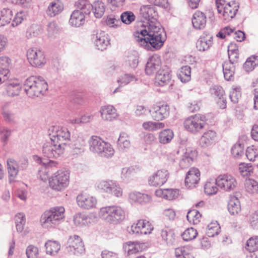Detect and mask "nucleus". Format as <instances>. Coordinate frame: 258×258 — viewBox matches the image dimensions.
I'll use <instances>...</instances> for the list:
<instances>
[{
  "label": "nucleus",
  "mask_w": 258,
  "mask_h": 258,
  "mask_svg": "<svg viewBox=\"0 0 258 258\" xmlns=\"http://www.w3.org/2000/svg\"><path fill=\"white\" fill-rule=\"evenodd\" d=\"M257 150L252 147H248L245 152V155L249 161H254L257 157L258 154L256 152Z\"/></svg>",
  "instance_id": "nucleus-63"
},
{
  "label": "nucleus",
  "mask_w": 258,
  "mask_h": 258,
  "mask_svg": "<svg viewBox=\"0 0 258 258\" xmlns=\"http://www.w3.org/2000/svg\"><path fill=\"white\" fill-rule=\"evenodd\" d=\"M65 209L62 206H56L46 210L41 216L40 223L42 227L53 228L63 221Z\"/></svg>",
  "instance_id": "nucleus-2"
},
{
  "label": "nucleus",
  "mask_w": 258,
  "mask_h": 258,
  "mask_svg": "<svg viewBox=\"0 0 258 258\" xmlns=\"http://www.w3.org/2000/svg\"><path fill=\"white\" fill-rule=\"evenodd\" d=\"M174 136L173 132L170 129H165L162 131L159 135V142L163 144L170 143Z\"/></svg>",
  "instance_id": "nucleus-40"
},
{
  "label": "nucleus",
  "mask_w": 258,
  "mask_h": 258,
  "mask_svg": "<svg viewBox=\"0 0 258 258\" xmlns=\"http://www.w3.org/2000/svg\"><path fill=\"white\" fill-rule=\"evenodd\" d=\"M216 137L215 132L209 130L205 132L200 140V145L202 148H206L215 142Z\"/></svg>",
  "instance_id": "nucleus-25"
},
{
  "label": "nucleus",
  "mask_w": 258,
  "mask_h": 258,
  "mask_svg": "<svg viewBox=\"0 0 258 258\" xmlns=\"http://www.w3.org/2000/svg\"><path fill=\"white\" fill-rule=\"evenodd\" d=\"M50 139L56 141L62 146L66 147L70 145L71 142V133L68 128L61 127L59 129L57 126H51L47 131Z\"/></svg>",
  "instance_id": "nucleus-5"
},
{
  "label": "nucleus",
  "mask_w": 258,
  "mask_h": 258,
  "mask_svg": "<svg viewBox=\"0 0 258 258\" xmlns=\"http://www.w3.org/2000/svg\"><path fill=\"white\" fill-rule=\"evenodd\" d=\"M25 222V217L23 213H19L16 216L15 223L18 232H21L23 231Z\"/></svg>",
  "instance_id": "nucleus-53"
},
{
  "label": "nucleus",
  "mask_w": 258,
  "mask_h": 258,
  "mask_svg": "<svg viewBox=\"0 0 258 258\" xmlns=\"http://www.w3.org/2000/svg\"><path fill=\"white\" fill-rule=\"evenodd\" d=\"M70 173L68 171L58 170L49 180L50 186L54 189L59 191L69 184Z\"/></svg>",
  "instance_id": "nucleus-8"
},
{
  "label": "nucleus",
  "mask_w": 258,
  "mask_h": 258,
  "mask_svg": "<svg viewBox=\"0 0 258 258\" xmlns=\"http://www.w3.org/2000/svg\"><path fill=\"white\" fill-rule=\"evenodd\" d=\"M164 123L162 122H156L153 121H147L143 123V127L146 130L156 131L164 127Z\"/></svg>",
  "instance_id": "nucleus-51"
},
{
  "label": "nucleus",
  "mask_w": 258,
  "mask_h": 258,
  "mask_svg": "<svg viewBox=\"0 0 258 258\" xmlns=\"http://www.w3.org/2000/svg\"><path fill=\"white\" fill-rule=\"evenodd\" d=\"M26 253L28 258H36L38 254V249L36 246L30 245L27 247Z\"/></svg>",
  "instance_id": "nucleus-64"
},
{
  "label": "nucleus",
  "mask_w": 258,
  "mask_h": 258,
  "mask_svg": "<svg viewBox=\"0 0 258 258\" xmlns=\"http://www.w3.org/2000/svg\"><path fill=\"white\" fill-rule=\"evenodd\" d=\"M253 169L251 163H241L239 165V171L243 177L250 175L253 173Z\"/></svg>",
  "instance_id": "nucleus-44"
},
{
  "label": "nucleus",
  "mask_w": 258,
  "mask_h": 258,
  "mask_svg": "<svg viewBox=\"0 0 258 258\" xmlns=\"http://www.w3.org/2000/svg\"><path fill=\"white\" fill-rule=\"evenodd\" d=\"M104 145L101 147V152H99L98 155L103 157L110 158L114 153V150L112 146L107 142H104Z\"/></svg>",
  "instance_id": "nucleus-42"
},
{
  "label": "nucleus",
  "mask_w": 258,
  "mask_h": 258,
  "mask_svg": "<svg viewBox=\"0 0 258 258\" xmlns=\"http://www.w3.org/2000/svg\"><path fill=\"white\" fill-rule=\"evenodd\" d=\"M248 222L253 229H258V211H255L249 216Z\"/></svg>",
  "instance_id": "nucleus-61"
},
{
  "label": "nucleus",
  "mask_w": 258,
  "mask_h": 258,
  "mask_svg": "<svg viewBox=\"0 0 258 258\" xmlns=\"http://www.w3.org/2000/svg\"><path fill=\"white\" fill-rule=\"evenodd\" d=\"M198 235L197 230L194 228L186 229L181 234L183 239L184 241H190L195 239Z\"/></svg>",
  "instance_id": "nucleus-52"
},
{
  "label": "nucleus",
  "mask_w": 258,
  "mask_h": 258,
  "mask_svg": "<svg viewBox=\"0 0 258 258\" xmlns=\"http://www.w3.org/2000/svg\"><path fill=\"white\" fill-rule=\"evenodd\" d=\"M99 216L103 219L113 224L122 221L125 218L124 210L118 206H107L100 209Z\"/></svg>",
  "instance_id": "nucleus-4"
},
{
  "label": "nucleus",
  "mask_w": 258,
  "mask_h": 258,
  "mask_svg": "<svg viewBox=\"0 0 258 258\" xmlns=\"http://www.w3.org/2000/svg\"><path fill=\"white\" fill-rule=\"evenodd\" d=\"M117 146L118 149L120 151H123L130 147L131 143L128 139L127 135L122 132L120 134L119 138L117 142Z\"/></svg>",
  "instance_id": "nucleus-38"
},
{
  "label": "nucleus",
  "mask_w": 258,
  "mask_h": 258,
  "mask_svg": "<svg viewBox=\"0 0 258 258\" xmlns=\"http://www.w3.org/2000/svg\"><path fill=\"white\" fill-rule=\"evenodd\" d=\"M217 186L221 189L229 191L233 190L237 185L236 179L231 175L228 174L220 175L216 178Z\"/></svg>",
  "instance_id": "nucleus-15"
},
{
  "label": "nucleus",
  "mask_w": 258,
  "mask_h": 258,
  "mask_svg": "<svg viewBox=\"0 0 258 258\" xmlns=\"http://www.w3.org/2000/svg\"><path fill=\"white\" fill-rule=\"evenodd\" d=\"M102 118L104 120H112L116 116V109L112 105L102 107L100 110Z\"/></svg>",
  "instance_id": "nucleus-31"
},
{
  "label": "nucleus",
  "mask_w": 258,
  "mask_h": 258,
  "mask_svg": "<svg viewBox=\"0 0 258 258\" xmlns=\"http://www.w3.org/2000/svg\"><path fill=\"white\" fill-rule=\"evenodd\" d=\"M178 78L183 83H186L191 79V68L188 66H182L177 73Z\"/></svg>",
  "instance_id": "nucleus-35"
},
{
  "label": "nucleus",
  "mask_w": 258,
  "mask_h": 258,
  "mask_svg": "<svg viewBox=\"0 0 258 258\" xmlns=\"http://www.w3.org/2000/svg\"><path fill=\"white\" fill-rule=\"evenodd\" d=\"M85 16L78 10H75L71 15L69 20L70 25L76 27L83 25L85 22Z\"/></svg>",
  "instance_id": "nucleus-26"
},
{
  "label": "nucleus",
  "mask_w": 258,
  "mask_h": 258,
  "mask_svg": "<svg viewBox=\"0 0 258 258\" xmlns=\"http://www.w3.org/2000/svg\"><path fill=\"white\" fill-rule=\"evenodd\" d=\"M10 59L7 56L0 57V72L4 76H7L9 73Z\"/></svg>",
  "instance_id": "nucleus-48"
},
{
  "label": "nucleus",
  "mask_w": 258,
  "mask_h": 258,
  "mask_svg": "<svg viewBox=\"0 0 258 258\" xmlns=\"http://www.w3.org/2000/svg\"><path fill=\"white\" fill-rule=\"evenodd\" d=\"M5 87L7 95L10 97L18 96L21 89V86L18 82L10 81H6Z\"/></svg>",
  "instance_id": "nucleus-27"
},
{
  "label": "nucleus",
  "mask_w": 258,
  "mask_h": 258,
  "mask_svg": "<svg viewBox=\"0 0 258 258\" xmlns=\"http://www.w3.org/2000/svg\"><path fill=\"white\" fill-rule=\"evenodd\" d=\"M140 14L147 22H141L138 26H140L142 23L145 25L152 24L156 23H159L157 19L158 14L156 8L151 5H143L141 7L140 9Z\"/></svg>",
  "instance_id": "nucleus-9"
},
{
  "label": "nucleus",
  "mask_w": 258,
  "mask_h": 258,
  "mask_svg": "<svg viewBox=\"0 0 258 258\" xmlns=\"http://www.w3.org/2000/svg\"><path fill=\"white\" fill-rule=\"evenodd\" d=\"M258 64V56H251L243 64V69L246 72L252 71Z\"/></svg>",
  "instance_id": "nucleus-46"
},
{
  "label": "nucleus",
  "mask_w": 258,
  "mask_h": 258,
  "mask_svg": "<svg viewBox=\"0 0 258 258\" xmlns=\"http://www.w3.org/2000/svg\"><path fill=\"white\" fill-rule=\"evenodd\" d=\"M85 142L82 138L77 139L74 142L72 149L74 154L79 155L84 152L85 150Z\"/></svg>",
  "instance_id": "nucleus-43"
},
{
  "label": "nucleus",
  "mask_w": 258,
  "mask_h": 258,
  "mask_svg": "<svg viewBox=\"0 0 258 258\" xmlns=\"http://www.w3.org/2000/svg\"><path fill=\"white\" fill-rule=\"evenodd\" d=\"M197 156V152L192 148H187L182 158L179 161V166L181 168L184 169L188 167Z\"/></svg>",
  "instance_id": "nucleus-18"
},
{
  "label": "nucleus",
  "mask_w": 258,
  "mask_h": 258,
  "mask_svg": "<svg viewBox=\"0 0 258 258\" xmlns=\"http://www.w3.org/2000/svg\"><path fill=\"white\" fill-rule=\"evenodd\" d=\"M244 148L243 144L236 143L234 144L231 149V152L233 157L236 159L240 158L244 155Z\"/></svg>",
  "instance_id": "nucleus-45"
},
{
  "label": "nucleus",
  "mask_w": 258,
  "mask_h": 258,
  "mask_svg": "<svg viewBox=\"0 0 258 258\" xmlns=\"http://www.w3.org/2000/svg\"><path fill=\"white\" fill-rule=\"evenodd\" d=\"M235 28H231L229 26L225 27L217 33V36L221 39H224L225 38L226 35H231L235 31Z\"/></svg>",
  "instance_id": "nucleus-62"
},
{
  "label": "nucleus",
  "mask_w": 258,
  "mask_h": 258,
  "mask_svg": "<svg viewBox=\"0 0 258 258\" xmlns=\"http://www.w3.org/2000/svg\"><path fill=\"white\" fill-rule=\"evenodd\" d=\"M64 147L62 146L61 144L50 139V141H46L43 145L42 153L45 157L57 159L64 153Z\"/></svg>",
  "instance_id": "nucleus-6"
},
{
  "label": "nucleus",
  "mask_w": 258,
  "mask_h": 258,
  "mask_svg": "<svg viewBox=\"0 0 258 258\" xmlns=\"http://www.w3.org/2000/svg\"><path fill=\"white\" fill-rule=\"evenodd\" d=\"M171 80V75L168 70H159L155 77V82L161 86L168 84Z\"/></svg>",
  "instance_id": "nucleus-24"
},
{
  "label": "nucleus",
  "mask_w": 258,
  "mask_h": 258,
  "mask_svg": "<svg viewBox=\"0 0 258 258\" xmlns=\"http://www.w3.org/2000/svg\"><path fill=\"white\" fill-rule=\"evenodd\" d=\"M126 62L132 68H136L138 64V56L136 52L134 54H132L127 56Z\"/></svg>",
  "instance_id": "nucleus-59"
},
{
  "label": "nucleus",
  "mask_w": 258,
  "mask_h": 258,
  "mask_svg": "<svg viewBox=\"0 0 258 258\" xmlns=\"http://www.w3.org/2000/svg\"><path fill=\"white\" fill-rule=\"evenodd\" d=\"M222 0H215L217 11L219 14H222L225 20H229L233 18L238 11V5H235L232 7L230 4L227 3L223 4L221 2Z\"/></svg>",
  "instance_id": "nucleus-13"
},
{
  "label": "nucleus",
  "mask_w": 258,
  "mask_h": 258,
  "mask_svg": "<svg viewBox=\"0 0 258 258\" xmlns=\"http://www.w3.org/2000/svg\"><path fill=\"white\" fill-rule=\"evenodd\" d=\"M29 63L34 67H41L46 63L44 52L36 48H30L27 52Z\"/></svg>",
  "instance_id": "nucleus-11"
},
{
  "label": "nucleus",
  "mask_w": 258,
  "mask_h": 258,
  "mask_svg": "<svg viewBox=\"0 0 258 258\" xmlns=\"http://www.w3.org/2000/svg\"><path fill=\"white\" fill-rule=\"evenodd\" d=\"M7 166L10 176L15 177L17 175L18 168H19L16 162L13 159H8Z\"/></svg>",
  "instance_id": "nucleus-47"
},
{
  "label": "nucleus",
  "mask_w": 258,
  "mask_h": 258,
  "mask_svg": "<svg viewBox=\"0 0 258 258\" xmlns=\"http://www.w3.org/2000/svg\"><path fill=\"white\" fill-rule=\"evenodd\" d=\"M240 89L239 88L232 89L230 92L229 98L233 103H237L241 97Z\"/></svg>",
  "instance_id": "nucleus-60"
},
{
  "label": "nucleus",
  "mask_w": 258,
  "mask_h": 258,
  "mask_svg": "<svg viewBox=\"0 0 258 258\" xmlns=\"http://www.w3.org/2000/svg\"><path fill=\"white\" fill-rule=\"evenodd\" d=\"M233 45L230 44L228 46V56L229 61L235 63L237 62V59L238 58V49L237 46H234L235 48L233 49H229V48L232 47Z\"/></svg>",
  "instance_id": "nucleus-56"
},
{
  "label": "nucleus",
  "mask_w": 258,
  "mask_h": 258,
  "mask_svg": "<svg viewBox=\"0 0 258 258\" xmlns=\"http://www.w3.org/2000/svg\"><path fill=\"white\" fill-rule=\"evenodd\" d=\"M202 215L199 212L196 210L192 209L189 210L186 215L187 220L190 223H193L194 224H197L200 222V218Z\"/></svg>",
  "instance_id": "nucleus-49"
},
{
  "label": "nucleus",
  "mask_w": 258,
  "mask_h": 258,
  "mask_svg": "<svg viewBox=\"0 0 258 258\" xmlns=\"http://www.w3.org/2000/svg\"><path fill=\"white\" fill-rule=\"evenodd\" d=\"M213 36L210 34L201 37L197 42V48L200 51H205L212 44Z\"/></svg>",
  "instance_id": "nucleus-29"
},
{
  "label": "nucleus",
  "mask_w": 258,
  "mask_h": 258,
  "mask_svg": "<svg viewBox=\"0 0 258 258\" xmlns=\"http://www.w3.org/2000/svg\"><path fill=\"white\" fill-rule=\"evenodd\" d=\"M129 198L133 202L140 204L148 203L151 201V197L150 196L138 192H134L130 194Z\"/></svg>",
  "instance_id": "nucleus-30"
},
{
  "label": "nucleus",
  "mask_w": 258,
  "mask_h": 258,
  "mask_svg": "<svg viewBox=\"0 0 258 258\" xmlns=\"http://www.w3.org/2000/svg\"><path fill=\"white\" fill-rule=\"evenodd\" d=\"M168 176L169 173L167 170H158L149 177V184L153 186H160L167 181Z\"/></svg>",
  "instance_id": "nucleus-16"
},
{
  "label": "nucleus",
  "mask_w": 258,
  "mask_h": 258,
  "mask_svg": "<svg viewBox=\"0 0 258 258\" xmlns=\"http://www.w3.org/2000/svg\"><path fill=\"white\" fill-rule=\"evenodd\" d=\"M164 193H165L164 199L168 200H172L177 198L179 190L177 189H165Z\"/></svg>",
  "instance_id": "nucleus-58"
},
{
  "label": "nucleus",
  "mask_w": 258,
  "mask_h": 258,
  "mask_svg": "<svg viewBox=\"0 0 258 258\" xmlns=\"http://www.w3.org/2000/svg\"><path fill=\"white\" fill-rule=\"evenodd\" d=\"M152 118L157 121L162 120L166 118L170 113L169 106L165 103H159L154 105L149 110Z\"/></svg>",
  "instance_id": "nucleus-14"
},
{
  "label": "nucleus",
  "mask_w": 258,
  "mask_h": 258,
  "mask_svg": "<svg viewBox=\"0 0 258 258\" xmlns=\"http://www.w3.org/2000/svg\"><path fill=\"white\" fill-rule=\"evenodd\" d=\"M63 10V5L59 0L51 2L46 10V14L50 17H55L60 14Z\"/></svg>",
  "instance_id": "nucleus-22"
},
{
  "label": "nucleus",
  "mask_w": 258,
  "mask_h": 258,
  "mask_svg": "<svg viewBox=\"0 0 258 258\" xmlns=\"http://www.w3.org/2000/svg\"><path fill=\"white\" fill-rule=\"evenodd\" d=\"M245 248L250 252L258 250V236L249 238L246 242Z\"/></svg>",
  "instance_id": "nucleus-50"
},
{
  "label": "nucleus",
  "mask_w": 258,
  "mask_h": 258,
  "mask_svg": "<svg viewBox=\"0 0 258 258\" xmlns=\"http://www.w3.org/2000/svg\"><path fill=\"white\" fill-rule=\"evenodd\" d=\"M200 172L197 168H191L187 172L185 178V184L189 188L195 186L200 180Z\"/></svg>",
  "instance_id": "nucleus-20"
},
{
  "label": "nucleus",
  "mask_w": 258,
  "mask_h": 258,
  "mask_svg": "<svg viewBox=\"0 0 258 258\" xmlns=\"http://www.w3.org/2000/svg\"><path fill=\"white\" fill-rule=\"evenodd\" d=\"M66 250L75 255L83 253L85 247L81 237L76 235L70 236L66 243Z\"/></svg>",
  "instance_id": "nucleus-10"
},
{
  "label": "nucleus",
  "mask_w": 258,
  "mask_h": 258,
  "mask_svg": "<svg viewBox=\"0 0 258 258\" xmlns=\"http://www.w3.org/2000/svg\"><path fill=\"white\" fill-rule=\"evenodd\" d=\"M77 202L79 207L85 209H90L95 207L97 200L91 196L80 194L77 197Z\"/></svg>",
  "instance_id": "nucleus-17"
},
{
  "label": "nucleus",
  "mask_w": 258,
  "mask_h": 258,
  "mask_svg": "<svg viewBox=\"0 0 258 258\" xmlns=\"http://www.w3.org/2000/svg\"><path fill=\"white\" fill-rule=\"evenodd\" d=\"M105 6L103 3L97 1L92 4L91 11L96 18H101L104 14Z\"/></svg>",
  "instance_id": "nucleus-36"
},
{
  "label": "nucleus",
  "mask_w": 258,
  "mask_h": 258,
  "mask_svg": "<svg viewBox=\"0 0 258 258\" xmlns=\"http://www.w3.org/2000/svg\"><path fill=\"white\" fill-rule=\"evenodd\" d=\"M134 35L137 42L148 50L160 49L166 40L164 28L160 23L138 26Z\"/></svg>",
  "instance_id": "nucleus-1"
},
{
  "label": "nucleus",
  "mask_w": 258,
  "mask_h": 258,
  "mask_svg": "<svg viewBox=\"0 0 258 258\" xmlns=\"http://www.w3.org/2000/svg\"><path fill=\"white\" fill-rule=\"evenodd\" d=\"M207 22V18L202 12H196L192 18V24L196 29H202L205 28Z\"/></svg>",
  "instance_id": "nucleus-23"
},
{
  "label": "nucleus",
  "mask_w": 258,
  "mask_h": 258,
  "mask_svg": "<svg viewBox=\"0 0 258 258\" xmlns=\"http://www.w3.org/2000/svg\"><path fill=\"white\" fill-rule=\"evenodd\" d=\"M97 187L99 189L104 192L111 194L117 197L122 195V189L114 181L102 180L97 183Z\"/></svg>",
  "instance_id": "nucleus-12"
},
{
  "label": "nucleus",
  "mask_w": 258,
  "mask_h": 258,
  "mask_svg": "<svg viewBox=\"0 0 258 258\" xmlns=\"http://www.w3.org/2000/svg\"><path fill=\"white\" fill-rule=\"evenodd\" d=\"M217 186L216 179L215 180V182H207L204 186L205 193L208 195H212L216 194L218 190Z\"/></svg>",
  "instance_id": "nucleus-55"
},
{
  "label": "nucleus",
  "mask_w": 258,
  "mask_h": 258,
  "mask_svg": "<svg viewBox=\"0 0 258 258\" xmlns=\"http://www.w3.org/2000/svg\"><path fill=\"white\" fill-rule=\"evenodd\" d=\"M75 7L81 13L88 15L91 12L92 4L88 0H78L75 3Z\"/></svg>",
  "instance_id": "nucleus-33"
},
{
  "label": "nucleus",
  "mask_w": 258,
  "mask_h": 258,
  "mask_svg": "<svg viewBox=\"0 0 258 258\" xmlns=\"http://www.w3.org/2000/svg\"><path fill=\"white\" fill-rule=\"evenodd\" d=\"M46 251L47 254L55 255L60 248V244L56 241L48 240L45 244Z\"/></svg>",
  "instance_id": "nucleus-41"
},
{
  "label": "nucleus",
  "mask_w": 258,
  "mask_h": 258,
  "mask_svg": "<svg viewBox=\"0 0 258 258\" xmlns=\"http://www.w3.org/2000/svg\"><path fill=\"white\" fill-rule=\"evenodd\" d=\"M95 39L94 43L98 50L103 51L110 45L109 36L104 32L97 33Z\"/></svg>",
  "instance_id": "nucleus-21"
},
{
  "label": "nucleus",
  "mask_w": 258,
  "mask_h": 258,
  "mask_svg": "<svg viewBox=\"0 0 258 258\" xmlns=\"http://www.w3.org/2000/svg\"><path fill=\"white\" fill-rule=\"evenodd\" d=\"M245 191L250 195L258 194V182L250 178H246L244 182Z\"/></svg>",
  "instance_id": "nucleus-34"
},
{
  "label": "nucleus",
  "mask_w": 258,
  "mask_h": 258,
  "mask_svg": "<svg viewBox=\"0 0 258 258\" xmlns=\"http://www.w3.org/2000/svg\"><path fill=\"white\" fill-rule=\"evenodd\" d=\"M13 16L12 11L8 8H4L0 12V27L9 24Z\"/></svg>",
  "instance_id": "nucleus-39"
},
{
  "label": "nucleus",
  "mask_w": 258,
  "mask_h": 258,
  "mask_svg": "<svg viewBox=\"0 0 258 258\" xmlns=\"http://www.w3.org/2000/svg\"><path fill=\"white\" fill-rule=\"evenodd\" d=\"M135 16L131 11H125L122 13L120 16L121 22L125 24H130L135 21Z\"/></svg>",
  "instance_id": "nucleus-54"
},
{
  "label": "nucleus",
  "mask_w": 258,
  "mask_h": 258,
  "mask_svg": "<svg viewBox=\"0 0 258 258\" xmlns=\"http://www.w3.org/2000/svg\"><path fill=\"white\" fill-rule=\"evenodd\" d=\"M87 218L85 215L77 213L74 216V222L76 226H82L87 223Z\"/></svg>",
  "instance_id": "nucleus-57"
},
{
  "label": "nucleus",
  "mask_w": 258,
  "mask_h": 258,
  "mask_svg": "<svg viewBox=\"0 0 258 258\" xmlns=\"http://www.w3.org/2000/svg\"><path fill=\"white\" fill-rule=\"evenodd\" d=\"M104 141L98 136H93L89 140L90 150L98 154L101 152V147L104 145Z\"/></svg>",
  "instance_id": "nucleus-28"
},
{
  "label": "nucleus",
  "mask_w": 258,
  "mask_h": 258,
  "mask_svg": "<svg viewBox=\"0 0 258 258\" xmlns=\"http://www.w3.org/2000/svg\"><path fill=\"white\" fill-rule=\"evenodd\" d=\"M161 236L168 244H172L175 241V236L174 230L169 227H165L161 230Z\"/></svg>",
  "instance_id": "nucleus-37"
},
{
  "label": "nucleus",
  "mask_w": 258,
  "mask_h": 258,
  "mask_svg": "<svg viewBox=\"0 0 258 258\" xmlns=\"http://www.w3.org/2000/svg\"><path fill=\"white\" fill-rule=\"evenodd\" d=\"M161 60L157 55L151 56L146 63L145 72L148 75H151L160 70Z\"/></svg>",
  "instance_id": "nucleus-19"
},
{
  "label": "nucleus",
  "mask_w": 258,
  "mask_h": 258,
  "mask_svg": "<svg viewBox=\"0 0 258 258\" xmlns=\"http://www.w3.org/2000/svg\"><path fill=\"white\" fill-rule=\"evenodd\" d=\"M227 208L231 215L238 214L241 211V206L239 199L235 196L231 197L229 200Z\"/></svg>",
  "instance_id": "nucleus-32"
},
{
  "label": "nucleus",
  "mask_w": 258,
  "mask_h": 258,
  "mask_svg": "<svg viewBox=\"0 0 258 258\" xmlns=\"http://www.w3.org/2000/svg\"><path fill=\"white\" fill-rule=\"evenodd\" d=\"M206 124V116L201 114L192 116L186 118L184 121V126L185 130L192 134L199 132Z\"/></svg>",
  "instance_id": "nucleus-7"
},
{
  "label": "nucleus",
  "mask_w": 258,
  "mask_h": 258,
  "mask_svg": "<svg viewBox=\"0 0 258 258\" xmlns=\"http://www.w3.org/2000/svg\"><path fill=\"white\" fill-rule=\"evenodd\" d=\"M23 88L29 97H38L48 89V84L41 76H32L24 82Z\"/></svg>",
  "instance_id": "nucleus-3"
}]
</instances>
